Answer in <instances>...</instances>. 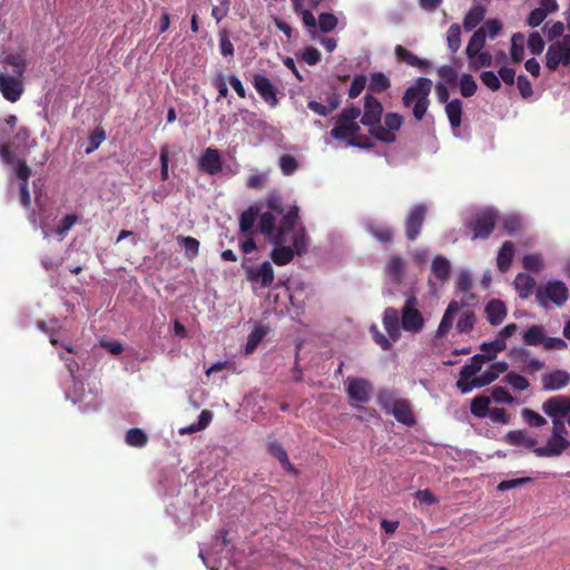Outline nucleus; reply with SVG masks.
<instances>
[{
    "mask_svg": "<svg viewBox=\"0 0 570 570\" xmlns=\"http://www.w3.org/2000/svg\"><path fill=\"white\" fill-rule=\"evenodd\" d=\"M383 325L393 342L401 337V328L412 334L422 332L425 320L419 309L417 297L414 294L407 295L401 311L386 307L383 313Z\"/></svg>",
    "mask_w": 570,
    "mask_h": 570,
    "instance_id": "nucleus-1",
    "label": "nucleus"
},
{
    "mask_svg": "<svg viewBox=\"0 0 570 570\" xmlns=\"http://www.w3.org/2000/svg\"><path fill=\"white\" fill-rule=\"evenodd\" d=\"M2 63L4 70L0 71V92L10 102H17L24 91V72L27 59L23 53H8Z\"/></svg>",
    "mask_w": 570,
    "mask_h": 570,
    "instance_id": "nucleus-2",
    "label": "nucleus"
},
{
    "mask_svg": "<svg viewBox=\"0 0 570 570\" xmlns=\"http://www.w3.org/2000/svg\"><path fill=\"white\" fill-rule=\"evenodd\" d=\"M291 242L292 246H286L285 243L274 244L271 258L276 265L284 266L291 263L295 255L302 256L307 252L308 237L305 228L299 227L291 236Z\"/></svg>",
    "mask_w": 570,
    "mask_h": 570,
    "instance_id": "nucleus-3",
    "label": "nucleus"
},
{
    "mask_svg": "<svg viewBox=\"0 0 570 570\" xmlns=\"http://www.w3.org/2000/svg\"><path fill=\"white\" fill-rule=\"evenodd\" d=\"M360 130L358 122H348L336 118L335 126L330 134L334 139L345 141L348 146L372 149L374 142L367 136L358 135Z\"/></svg>",
    "mask_w": 570,
    "mask_h": 570,
    "instance_id": "nucleus-4",
    "label": "nucleus"
},
{
    "mask_svg": "<svg viewBox=\"0 0 570 570\" xmlns=\"http://www.w3.org/2000/svg\"><path fill=\"white\" fill-rule=\"evenodd\" d=\"M379 401L381 406L391 412L400 423L407 426L415 424V416L407 400L396 399L391 392H382Z\"/></svg>",
    "mask_w": 570,
    "mask_h": 570,
    "instance_id": "nucleus-5",
    "label": "nucleus"
},
{
    "mask_svg": "<svg viewBox=\"0 0 570 570\" xmlns=\"http://www.w3.org/2000/svg\"><path fill=\"white\" fill-rule=\"evenodd\" d=\"M569 298V289L562 281H548L544 286L535 292V299L538 304L548 308L549 303L556 306H562Z\"/></svg>",
    "mask_w": 570,
    "mask_h": 570,
    "instance_id": "nucleus-6",
    "label": "nucleus"
},
{
    "mask_svg": "<svg viewBox=\"0 0 570 570\" xmlns=\"http://www.w3.org/2000/svg\"><path fill=\"white\" fill-rule=\"evenodd\" d=\"M570 65V35H566L561 40L552 42L546 53V66L554 71L558 67Z\"/></svg>",
    "mask_w": 570,
    "mask_h": 570,
    "instance_id": "nucleus-7",
    "label": "nucleus"
},
{
    "mask_svg": "<svg viewBox=\"0 0 570 570\" xmlns=\"http://www.w3.org/2000/svg\"><path fill=\"white\" fill-rule=\"evenodd\" d=\"M403 117L397 112H387L384 116V125H382V121L379 126H376L375 129L371 130V136L385 144H393L396 141V134L402 125H403Z\"/></svg>",
    "mask_w": 570,
    "mask_h": 570,
    "instance_id": "nucleus-8",
    "label": "nucleus"
},
{
    "mask_svg": "<svg viewBox=\"0 0 570 570\" xmlns=\"http://www.w3.org/2000/svg\"><path fill=\"white\" fill-rule=\"evenodd\" d=\"M497 223V213L491 209H485L478 213L473 219L468 223L471 229L473 239L488 238L493 232Z\"/></svg>",
    "mask_w": 570,
    "mask_h": 570,
    "instance_id": "nucleus-9",
    "label": "nucleus"
},
{
    "mask_svg": "<svg viewBox=\"0 0 570 570\" xmlns=\"http://www.w3.org/2000/svg\"><path fill=\"white\" fill-rule=\"evenodd\" d=\"M363 114L360 124L367 127L368 134L380 125L383 117V105L373 95L366 94L364 96Z\"/></svg>",
    "mask_w": 570,
    "mask_h": 570,
    "instance_id": "nucleus-10",
    "label": "nucleus"
},
{
    "mask_svg": "<svg viewBox=\"0 0 570 570\" xmlns=\"http://www.w3.org/2000/svg\"><path fill=\"white\" fill-rule=\"evenodd\" d=\"M299 219V208L296 205H293L288 208V210L283 215L279 226L274 235V244L287 243V235L297 230L295 229L297 222Z\"/></svg>",
    "mask_w": 570,
    "mask_h": 570,
    "instance_id": "nucleus-11",
    "label": "nucleus"
},
{
    "mask_svg": "<svg viewBox=\"0 0 570 570\" xmlns=\"http://www.w3.org/2000/svg\"><path fill=\"white\" fill-rule=\"evenodd\" d=\"M428 208L425 205H415L405 219V236L409 240H415L421 233Z\"/></svg>",
    "mask_w": 570,
    "mask_h": 570,
    "instance_id": "nucleus-12",
    "label": "nucleus"
},
{
    "mask_svg": "<svg viewBox=\"0 0 570 570\" xmlns=\"http://www.w3.org/2000/svg\"><path fill=\"white\" fill-rule=\"evenodd\" d=\"M252 83L271 108H275L278 105L277 89L265 75L255 73Z\"/></svg>",
    "mask_w": 570,
    "mask_h": 570,
    "instance_id": "nucleus-13",
    "label": "nucleus"
},
{
    "mask_svg": "<svg viewBox=\"0 0 570 570\" xmlns=\"http://www.w3.org/2000/svg\"><path fill=\"white\" fill-rule=\"evenodd\" d=\"M488 362L482 354H475L472 356L471 362L465 364L460 371V379L458 381V387L463 392H469L473 385L469 379L476 377L475 374L481 371L482 365Z\"/></svg>",
    "mask_w": 570,
    "mask_h": 570,
    "instance_id": "nucleus-14",
    "label": "nucleus"
},
{
    "mask_svg": "<svg viewBox=\"0 0 570 570\" xmlns=\"http://www.w3.org/2000/svg\"><path fill=\"white\" fill-rule=\"evenodd\" d=\"M542 411L551 419H562L570 412V397L566 395L549 397L543 402Z\"/></svg>",
    "mask_w": 570,
    "mask_h": 570,
    "instance_id": "nucleus-15",
    "label": "nucleus"
},
{
    "mask_svg": "<svg viewBox=\"0 0 570 570\" xmlns=\"http://www.w3.org/2000/svg\"><path fill=\"white\" fill-rule=\"evenodd\" d=\"M432 89V81L429 78L420 77L410 86L403 95V104L410 107L413 102L419 101L422 97L429 96Z\"/></svg>",
    "mask_w": 570,
    "mask_h": 570,
    "instance_id": "nucleus-16",
    "label": "nucleus"
},
{
    "mask_svg": "<svg viewBox=\"0 0 570 570\" xmlns=\"http://www.w3.org/2000/svg\"><path fill=\"white\" fill-rule=\"evenodd\" d=\"M199 169L208 175H217L223 169V161L217 149L208 147L199 157Z\"/></svg>",
    "mask_w": 570,
    "mask_h": 570,
    "instance_id": "nucleus-17",
    "label": "nucleus"
},
{
    "mask_svg": "<svg viewBox=\"0 0 570 570\" xmlns=\"http://www.w3.org/2000/svg\"><path fill=\"white\" fill-rule=\"evenodd\" d=\"M570 448V440L568 438L550 436L547 445L534 448V454L539 458L560 456L567 449Z\"/></svg>",
    "mask_w": 570,
    "mask_h": 570,
    "instance_id": "nucleus-18",
    "label": "nucleus"
},
{
    "mask_svg": "<svg viewBox=\"0 0 570 570\" xmlns=\"http://www.w3.org/2000/svg\"><path fill=\"white\" fill-rule=\"evenodd\" d=\"M346 392L352 401L367 403L370 400L371 384L365 379L350 377L347 380Z\"/></svg>",
    "mask_w": 570,
    "mask_h": 570,
    "instance_id": "nucleus-19",
    "label": "nucleus"
},
{
    "mask_svg": "<svg viewBox=\"0 0 570 570\" xmlns=\"http://www.w3.org/2000/svg\"><path fill=\"white\" fill-rule=\"evenodd\" d=\"M543 391H558L569 385L570 373L566 370H554L541 375Z\"/></svg>",
    "mask_w": 570,
    "mask_h": 570,
    "instance_id": "nucleus-20",
    "label": "nucleus"
},
{
    "mask_svg": "<svg viewBox=\"0 0 570 570\" xmlns=\"http://www.w3.org/2000/svg\"><path fill=\"white\" fill-rule=\"evenodd\" d=\"M16 175L21 180L19 185V200L21 206L29 208L31 205V197L28 187V180L31 175V169L27 165L26 160H19L17 163Z\"/></svg>",
    "mask_w": 570,
    "mask_h": 570,
    "instance_id": "nucleus-21",
    "label": "nucleus"
},
{
    "mask_svg": "<svg viewBox=\"0 0 570 570\" xmlns=\"http://www.w3.org/2000/svg\"><path fill=\"white\" fill-rule=\"evenodd\" d=\"M508 367V363L504 361L492 363L481 375L471 380V385L474 387H483L495 381L500 374L507 372Z\"/></svg>",
    "mask_w": 570,
    "mask_h": 570,
    "instance_id": "nucleus-22",
    "label": "nucleus"
},
{
    "mask_svg": "<svg viewBox=\"0 0 570 570\" xmlns=\"http://www.w3.org/2000/svg\"><path fill=\"white\" fill-rule=\"evenodd\" d=\"M465 302H458V301H451L442 316V320L439 324V327L436 330V336L442 338L448 335L450 330L453 326V320L454 315L463 307L465 306Z\"/></svg>",
    "mask_w": 570,
    "mask_h": 570,
    "instance_id": "nucleus-23",
    "label": "nucleus"
},
{
    "mask_svg": "<svg viewBox=\"0 0 570 570\" xmlns=\"http://www.w3.org/2000/svg\"><path fill=\"white\" fill-rule=\"evenodd\" d=\"M247 278L252 283H259L262 287L272 286L274 282V269L269 262H264L257 269H249Z\"/></svg>",
    "mask_w": 570,
    "mask_h": 570,
    "instance_id": "nucleus-24",
    "label": "nucleus"
},
{
    "mask_svg": "<svg viewBox=\"0 0 570 570\" xmlns=\"http://www.w3.org/2000/svg\"><path fill=\"white\" fill-rule=\"evenodd\" d=\"M488 322L491 325H499L507 316V307L501 299H491L484 308Z\"/></svg>",
    "mask_w": 570,
    "mask_h": 570,
    "instance_id": "nucleus-25",
    "label": "nucleus"
},
{
    "mask_svg": "<svg viewBox=\"0 0 570 570\" xmlns=\"http://www.w3.org/2000/svg\"><path fill=\"white\" fill-rule=\"evenodd\" d=\"M514 289L522 299L529 298L535 287L534 278L525 273H519L513 281Z\"/></svg>",
    "mask_w": 570,
    "mask_h": 570,
    "instance_id": "nucleus-26",
    "label": "nucleus"
},
{
    "mask_svg": "<svg viewBox=\"0 0 570 570\" xmlns=\"http://www.w3.org/2000/svg\"><path fill=\"white\" fill-rule=\"evenodd\" d=\"M262 209L261 204H254L240 214L239 217V229L245 235L253 234V227L256 217L259 215Z\"/></svg>",
    "mask_w": 570,
    "mask_h": 570,
    "instance_id": "nucleus-27",
    "label": "nucleus"
},
{
    "mask_svg": "<svg viewBox=\"0 0 570 570\" xmlns=\"http://www.w3.org/2000/svg\"><path fill=\"white\" fill-rule=\"evenodd\" d=\"M515 253V246L512 242L505 240L497 256V265L500 272L507 273L512 264Z\"/></svg>",
    "mask_w": 570,
    "mask_h": 570,
    "instance_id": "nucleus-28",
    "label": "nucleus"
},
{
    "mask_svg": "<svg viewBox=\"0 0 570 570\" xmlns=\"http://www.w3.org/2000/svg\"><path fill=\"white\" fill-rule=\"evenodd\" d=\"M433 276L442 285L449 281L451 275V264L444 256H435L431 264Z\"/></svg>",
    "mask_w": 570,
    "mask_h": 570,
    "instance_id": "nucleus-29",
    "label": "nucleus"
},
{
    "mask_svg": "<svg viewBox=\"0 0 570 570\" xmlns=\"http://www.w3.org/2000/svg\"><path fill=\"white\" fill-rule=\"evenodd\" d=\"M487 32L484 31V27L476 29L471 36L469 43L465 49V55L468 58H473L476 53L482 52L483 47L485 45Z\"/></svg>",
    "mask_w": 570,
    "mask_h": 570,
    "instance_id": "nucleus-30",
    "label": "nucleus"
},
{
    "mask_svg": "<svg viewBox=\"0 0 570 570\" xmlns=\"http://www.w3.org/2000/svg\"><path fill=\"white\" fill-rule=\"evenodd\" d=\"M268 452L279 461L284 470L296 473V469L291 463L286 450L278 441H273L268 444Z\"/></svg>",
    "mask_w": 570,
    "mask_h": 570,
    "instance_id": "nucleus-31",
    "label": "nucleus"
},
{
    "mask_svg": "<svg viewBox=\"0 0 570 570\" xmlns=\"http://www.w3.org/2000/svg\"><path fill=\"white\" fill-rule=\"evenodd\" d=\"M507 441L511 445L514 446H524L527 449H532L534 451V448H537V440L534 438L529 436L524 431L517 430L511 431L507 434Z\"/></svg>",
    "mask_w": 570,
    "mask_h": 570,
    "instance_id": "nucleus-32",
    "label": "nucleus"
},
{
    "mask_svg": "<svg viewBox=\"0 0 570 570\" xmlns=\"http://www.w3.org/2000/svg\"><path fill=\"white\" fill-rule=\"evenodd\" d=\"M405 263L399 256H392L386 264V272L395 284H400L404 277Z\"/></svg>",
    "mask_w": 570,
    "mask_h": 570,
    "instance_id": "nucleus-33",
    "label": "nucleus"
},
{
    "mask_svg": "<svg viewBox=\"0 0 570 570\" xmlns=\"http://www.w3.org/2000/svg\"><path fill=\"white\" fill-rule=\"evenodd\" d=\"M546 332L542 325H531L523 334V342L529 346L544 344Z\"/></svg>",
    "mask_w": 570,
    "mask_h": 570,
    "instance_id": "nucleus-34",
    "label": "nucleus"
},
{
    "mask_svg": "<svg viewBox=\"0 0 570 570\" xmlns=\"http://www.w3.org/2000/svg\"><path fill=\"white\" fill-rule=\"evenodd\" d=\"M445 112L450 125L453 129H458L461 126L462 118V101L460 99H453L445 105Z\"/></svg>",
    "mask_w": 570,
    "mask_h": 570,
    "instance_id": "nucleus-35",
    "label": "nucleus"
},
{
    "mask_svg": "<svg viewBox=\"0 0 570 570\" xmlns=\"http://www.w3.org/2000/svg\"><path fill=\"white\" fill-rule=\"evenodd\" d=\"M485 16V9L480 6L475 4L473 8H471L468 13L464 17L463 20V27L466 31L473 30L483 19Z\"/></svg>",
    "mask_w": 570,
    "mask_h": 570,
    "instance_id": "nucleus-36",
    "label": "nucleus"
},
{
    "mask_svg": "<svg viewBox=\"0 0 570 570\" xmlns=\"http://www.w3.org/2000/svg\"><path fill=\"white\" fill-rule=\"evenodd\" d=\"M276 224V217L273 213L266 212L263 213L259 217V232L272 239L274 243V235L277 230L275 227Z\"/></svg>",
    "mask_w": 570,
    "mask_h": 570,
    "instance_id": "nucleus-37",
    "label": "nucleus"
},
{
    "mask_svg": "<svg viewBox=\"0 0 570 570\" xmlns=\"http://www.w3.org/2000/svg\"><path fill=\"white\" fill-rule=\"evenodd\" d=\"M507 347L505 342H503L502 338H495L492 342L489 343H482L480 345V350L483 352L482 355L484 358L490 362L497 357V354L499 352L504 351Z\"/></svg>",
    "mask_w": 570,
    "mask_h": 570,
    "instance_id": "nucleus-38",
    "label": "nucleus"
},
{
    "mask_svg": "<svg viewBox=\"0 0 570 570\" xmlns=\"http://www.w3.org/2000/svg\"><path fill=\"white\" fill-rule=\"evenodd\" d=\"M370 234L380 243L389 244L394 237V232L390 226L373 224L368 227Z\"/></svg>",
    "mask_w": 570,
    "mask_h": 570,
    "instance_id": "nucleus-39",
    "label": "nucleus"
},
{
    "mask_svg": "<svg viewBox=\"0 0 570 570\" xmlns=\"http://www.w3.org/2000/svg\"><path fill=\"white\" fill-rule=\"evenodd\" d=\"M125 441L129 446L142 448L147 444L148 436L142 430L138 428H131L127 431Z\"/></svg>",
    "mask_w": 570,
    "mask_h": 570,
    "instance_id": "nucleus-40",
    "label": "nucleus"
},
{
    "mask_svg": "<svg viewBox=\"0 0 570 570\" xmlns=\"http://www.w3.org/2000/svg\"><path fill=\"white\" fill-rule=\"evenodd\" d=\"M391 87V81L383 72H373L370 78L368 90L381 94Z\"/></svg>",
    "mask_w": 570,
    "mask_h": 570,
    "instance_id": "nucleus-41",
    "label": "nucleus"
},
{
    "mask_svg": "<svg viewBox=\"0 0 570 570\" xmlns=\"http://www.w3.org/2000/svg\"><path fill=\"white\" fill-rule=\"evenodd\" d=\"M490 399L485 395L475 396L471 402V413L480 419L488 416L489 414Z\"/></svg>",
    "mask_w": 570,
    "mask_h": 570,
    "instance_id": "nucleus-42",
    "label": "nucleus"
},
{
    "mask_svg": "<svg viewBox=\"0 0 570 570\" xmlns=\"http://www.w3.org/2000/svg\"><path fill=\"white\" fill-rule=\"evenodd\" d=\"M446 42L450 51L455 53L461 47V27L459 23H452L446 32Z\"/></svg>",
    "mask_w": 570,
    "mask_h": 570,
    "instance_id": "nucleus-43",
    "label": "nucleus"
},
{
    "mask_svg": "<svg viewBox=\"0 0 570 570\" xmlns=\"http://www.w3.org/2000/svg\"><path fill=\"white\" fill-rule=\"evenodd\" d=\"M503 381L518 392L525 391L530 386L529 381L524 376L512 371L507 373Z\"/></svg>",
    "mask_w": 570,
    "mask_h": 570,
    "instance_id": "nucleus-44",
    "label": "nucleus"
},
{
    "mask_svg": "<svg viewBox=\"0 0 570 570\" xmlns=\"http://www.w3.org/2000/svg\"><path fill=\"white\" fill-rule=\"evenodd\" d=\"M523 41L524 37L522 33H514L511 38V59L515 63L520 62L523 59Z\"/></svg>",
    "mask_w": 570,
    "mask_h": 570,
    "instance_id": "nucleus-45",
    "label": "nucleus"
},
{
    "mask_svg": "<svg viewBox=\"0 0 570 570\" xmlns=\"http://www.w3.org/2000/svg\"><path fill=\"white\" fill-rule=\"evenodd\" d=\"M475 321H476V317H475L474 312H472V311L463 312L460 315L458 323H456L458 332L464 333V334L470 333L474 327Z\"/></svg>",
    "mask_w": 570,
    "mask_h": 570,
    "instance_id": "nucleus-46",
    "label": "nucleus"
},
{
    "mask_svg": "<svg viewBox=\"0 0 570 570\" xmlns=\"http://www.w3.org/2000/svg\"><path fill=\"white\" fill-rule=\"evenodd\" d=\"M478 89V85L473 79L472 75L463 73L460 78V92L462 97L470 98L472 97Z\"/></svg>",
    "mask_w": 570,
    "mask_h": 570,
    "instance_id": "nucleus-47",
    "label": "nucleus"
},
{
    "mask_svg": "<svg viewBox=\"0 0 570 570\" xmlns=\"http://www.w3.org/2000/svg\"><path fill=\"white\" fill-rule=\"evenodd\" d=\"M492 62V55L488 51L479 52L473 58H469V67L473 70L491 67Z\"/></svg>",
    "mask_w": 570,
    "mask_h": 570,
    "instance_id": "nucleus-48",
    "label": "nucleus"
},
{
    "mask_svg": "<svg viewBox=\"0 0 570 570\" xmlns=\"http://www.w3.org/2000/svg\"><path fill=\"white\" fill-rule=\"evenodd\" d=\"M106 139V131L101 127H97L94 131L89 134L88 137V147L86 148V154H91L96 149L99 148V146L102 144V141Z\"/></svg>",
    "mask_w": 570,
    "mask_h": 570,
    "instance_id": "nucleus-49",
    "label": "nucleus"
},
{
    "mask_svg": "<svg viewBox=\"0 0 570 570\" xmlns=\"http://www.w3.org/2000/svg\"><path fill=\"white\" fill-rule=\"evenodd\" d=\"M178 243L184 247L186 254L194 258L198 255L199 242L191 236H178Z\"/></svg>",
    "mask_w": 570,
    "mask_h": 570,
    "instance_id": "nucleus-50",
    "label": "nucleus"
},
{
    "mask_svg": "<svg viewBox=\"0 0 570 570\" xmlns=\"http://www.w3.org/2000/svg\"><path fill=\"white\" fill-rule=\"evenodd\" d=\"M266 206L271 213L283 214L285 210L283 198L279 191H272L266 198Z\"/></svg>",
    "mask_w": 570,
    "mask_h": 570,
    "instance_id": "nucleus-51",
    "label": "nucleus"
},
{
    "mask_svg": "<svg viewBox=\"0 0 570 570\" xmlns=\"http://www.w3.org/2000/svg\"><path fill=\"white\" fill-rule=\"evenodd\" d=\"M278 163L282 173L286 176L293 175L298 168L296 158L288 154L281 156Z\"/></svg>",
    "mask_w": 570,
    "mask_h": 570,
    "instance_id": "nucleus-52",
    "label": "nucleus"
},
{
    "mask_svg": "<svg viewBox=\"0 0 570 570\" xmlns=\"http://www.w3.org/2000/svg\"><path fill=\"white\" fill-rule=\"evenodd\" d=\"M338 20L333 13L323 12L318 17V27L322 32H331L337 27Z\"/></svg>",
    "mask_w": 570,
    "mask_h": 570,
    "instance_id": "nucleus-53",
    "label": "nucleus"
},
{
    "mask_svg": "<svg viewBox=\"0 0 570 570\" xmlns=\"http://www.w3.org/2000/svg\"><path fill=\"white\" fill-rule=\"evenodd\" d=\"M522 266L527 271L539 272L543 267L542 257L539 254H528L522 258Z\"/></svg>",
    "mask_w": 570,
    "mask_h": 570,
    "instance_id": "nucleus-54",
    "label": "nucleus"
},
{
    "mask_svg": "<svg viewBox=\"0 0 570 570\" xmlns=\"http://www.w3.org/2000/svg\"><path fill=\"white\" fill-rule=\"evenodd\" d=\"M521 414H522L523 420L530 426L540 428L547 423V420L533 410L523 409Z\"/></svg>",
    "mask_w": 570,
    "mask_h": 570,
    "instance_id": "nucleus-55",
    "label": "nucleus"
},
{
    "mask_svg": "<svg viewBox=\"0 0 570 570\" xmlns=\"http://www.w3.org/2000/svg\"><path fill=\"white\" fill-rule=\"evenodd\" d=\"M219 49H220V53L224 57H229V58L234 57V52H235L234 45L229 40L228 32L225 29L219 31Z\"/></svg>",
    "mask_w": 570,
    "mask_h": 570,
    "instance_id": "nucleus-56",
    "label": "nucleus"
},
{
    "mask_svg": "<svg viewBox=\"0 0 570 570\" xmlns=\"http://www.w3.org/2000/svg\"><path fill=\"white\" fill-rule=\"evenodd\" d=\"M78 222V216L76 214H69L61 218L59 224L56 227V234L58 236H65L71 227Z\"/></svg>",
    "mask_w": 570,
    "mask_h": 570,
    "instance_id": "nucleus-57",
    "label": "nucleus"
},
{
    "mask_svg": "<svg viewBox=\"0 0 570 570\" xmlns=\"http://www.w3.org/2000/svg\"><path fill=\"white\" fill-rule=\"evenodd\" d=\"M366 81L367 79L364 75L355 76L348 89V97L351 99H355L356 97H358L361 92L364 90Z\"/></svg>",
    "mask_w": 570,
    "mask_h": 570,
    "instance_id": "nucleus-58",
    "label": "nucleus"
},
{
    "mask_svg": "<svg viewBox=\"0 0 570 570\" xmlns=\"http://www.w3.org/2000/svg\"><path fill=\"white\" fill-rule=\"evenodd\" d=\"M480 79L492 91H498L501 88L500 78L493 71H482Z\"/></svg>",
    "mask_w": 570,
    "mask_h": 570,
    "instance_id": "nucleus-59",
    "label": "nucleus"
},
{
    "mask_svg": "<svg viewBox=\"0 0 570 570\" xmlns=\"http://www.w3.org/2000/svg\"><path fill=\"white\" fill-rule=\"evenodd\" d=\"M361 109L355 105L346 106L336 118L348 122H357L356 119L361 116Z\"/></svg>",
    "mask_w": 570,
    "mask_h": 570,
    "instance_id": "nucleus-60",
    "label": "nucleus"
},
{
    "mask_svg": "<svg viewBox=\"0 0 570 570\" xmlns=\"http://www.w3.org/2000/svg\"><path fill=\"white\" fill-rule=\"evenodd\" d=\"M491 396L493 401L497 403L511 404L514 402V397L511 395V393L505 387L502 386L493 387Z\"/></svg>",
    "mask_w": 570,
    "mask_h": 570,
    "instance_id": "nucleus-61",
    "label": "nucleus"
},
{
    "mask_svg": "<svg viewBox=\"0 0 570 570\" xmlns=\"http://www.w3.org/2000/svg\"><path fill=\"white\" fill-rule=\"evenodd\" d=\"M218 6H214L212 9V17L219 23L229 12L230 1L218 0Z\"/></svg>",
    "mask_w": 570,
    "mask_h": 570,
    "instance_id": "nucleus-62",
    "label": "nucleus"
},
{
    "mask_svg": "<svg viewBox=\"0 0 570 570\" xmlns=\"http://www.w3.org/2000/svg\"><path fill=\"white\" fill-rule=\"evenodd\" d=\"M502 228L507 234L513 235L520 230L521 219L514 215L507 216L502 220Z\"/></svg>",
    "mask_w": 570,
    "mask_h": 570,
    "instance_id": "nucleus-63",
    "label": "nucleus"
},
{
    "mask_svg": "<svg viewBox=\"0 0 570 570\" xmlns=\"http://www.w3.org/2000/svg\"><path fill=\"white\" fill-rule=\"evenodd\" d=\"M528 47L531 53L540 55L544 49V41L538 32H532L528 39Z\"/></svg>",
    "mask_w": 570,
    "mask_h": 570,
    "instance_id": "nucleus-64",
    "label": "nucleus"
}]
</instances>
